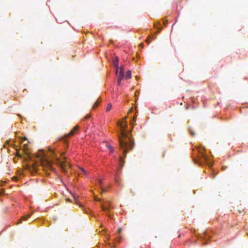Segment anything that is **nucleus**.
<instances>
[{
	"label": "nucleus",
	"instance_id": "obj_12",
	"mask_svg": "<svg viewBox=\"0 0 248 248\" xmlns=\"http://www.w3.org/2000/svg\"><path fill=\"white\" fill-rule=\"evenodd\" d=\"M131 73L130 71H127L125 74V78L129 79L131 78Z\"/></svg>",
	"mask_w": 248,
	"mask_h": 248
},
{
	"label": "nucleus",
	"instance_id": "obj_3",
	"mask_svg": "<svg viewBox=\"0 0 248 248\" xmlns=\"http://www.w3.org/2000/svg\"><path fill=\"white\" fill-rule=\"evenodd\" d=\"M62 158H59L57 157L55 158V161L56 163L61 168L63 172H66L68 169L70 168V165L68 162L66 158L63 156V154L61 155Z\"/></svg>",
	"mask_w": 248,
	"mask_h": 248
},
{
	"label": "nucleus",
	"instance_id": "obj_18",
	"mask_svg": "<svg viewBox=\"0 0 248 248\" xmlns=\"http://www.w3.org/2000/svg\"><path fill=\"white\" fill-rule=\"evenodd\" d=\"M95 201H100V199H99V198H97V197H95Z\"/></svg>",
	"mask_w": 248,
	"mask_h": 248
},
{
	"label": "nucleus",
	"instance_id": "obj_11",
	"mask_svg": "<svg viewBox=\"0 0 248 248\" xmlns=\"http://www.w3.org/2000/svg\"><path fill=\"white\" fill-rule=\"evenodd\" d=\"M78 174L81 175L82 177H83L84 176H86V172L83 169L80 168V172H78Z\"/></svg>",
	"mask_w": 248,
	"mask_h": 248
},
{
	"label": "nucleus",
	"instance_id": "obj_13",
	"mask_svg": "<svg viewBox=\"0 0 248 248\" xmlns=\"http://www.w3.org/2000/svg\"><path fill=\"white\" fill-rule=\"evenodd\" d=\"M111 108H112L111 104H108V105L107 107V108H106L107 111H109L111 109Z\"/></svg>",
	"mask_w": 248,
	"mask_h": 248
},
{
	"label": "nucleus",
	"instance_id": "obj_1",
	"mask_svg": "<svg viewBox=\"0 0 248 248\" xmlns=\"http://www.w3.org/2000/svg\"><path fill=\"white\" fill-rule=\"evenodd\" d=\"M54 155V153L52 151L49 152H45L44 150H39L38 153L35 155L34 156L32 154V162L33 158L35 157L37 159L35 161L36 165H40L44 170H50L54 171V169L52 166V161L49 159V155ZM36 171L35 166L34 163L32 162V173Z\"/></svg>",
	"mask_w": 248,
	"mask_h": 248
},
{
	"label": "nucleus",
	"instance_id": "obj_16",
	"mask_svg": "<svg viewBox=\"0 0 248 248\" xmlns=\"http://www.w3.org/2000/svg\"><path fill=\"white\" fill-rule=\"evenodd\" d=\"M98 105V103L97 102H96L94 104V105H93V108H95V107H96Z\"/></svg>",
	"mask_w": 248,
	"mask_h": 248
},
{
	"label": "nucleus",
	"instance_id": "obj_9",
	"mask_svg": "<svg viewBox=\"0 0 248 248\" xmlns=\"http://www.w3.org/2000/svg\"><path fill=\"white\" fill-rule=\"evenodd\" d=\"M102 180L101 179H99L97 180V185L98 186H99V187L100 188V190H101L100 193H101V194H102L103 192H105V189L103 188L102 187Z\"/></svg>",
	"mask_w": 248,
	"mask_h": 248
},
{
	"label": "nucleus",
	"instance_id": "obj_22",
	"mask_svg": "<svg viewBox=\"0 0 248 248\" xmlns=\"http://www.w3.org/2000/svg\"><path fill=\"white\" fill-rule=\"evenodd\" d=\"M190 133L193 136L194 135V133H193L192 131H190Z\"/></svg>",
	"mask_w": 248,
	"mask_h": 248
},
{
	"label": "nucleus",
	"instance_id": "obj_14",
	"mask_svg": "<svg viewBox=\"0 0 248 248\" xmlns=\"http://www.w3.org/2000/svg\"><path fill=\"white\" fill-rule=\"evenodd\" d=\"M136 116H134L133 118L132 121L130 122V124L131 125H133L134 124V122L136 121Z\"/></svg>",
	"mask_w": 248,
	"mask_h": 248
},
{
	"label": "nucleus",
	"instance_id": "obj_5",
	"mask_svg": "<svg viewBox=\"0 0 248 248\" xmlns=\"http://www.w3.org/2000/svg\"><path fill=\"white\" fill-rule=\"evenodd\" d=\"M101 208L102 210L104 212H106L109 217H110V215L109 214L110 205H109V202H107L105 204H103L101 205Z\"/></svg>",
	"mask_w": 248,
	"mask_h": 248
},
{
	"label": "nucleus",
	"instance_id": "obj_8",
	"mask_svg": "<svg viewBox=\"0 0 248 248\" xmlns=\"http://www.w3.org/2000/svg\"><path fill=\"white\" fill-rule=\"evenodd\" d=\"M113 65L116 68V73L118 74V69H119V65H118V59L117 58H115L113 60Z\"/></svg>",
	"mask_w": 248,
	"mask_h": 248
},
{
	"label": "nucleus",
	"instance_id": "obj_4",
	"mask_svg": "<svg viewBox=\"0 0 248 248\" xmlns=\"http://www.w3.org/2000/svg\"><path fill=\"white\" fill-rule=\"evenodd\" d=\"M23 146H22V150L25 154L26 157H25V159L27 160L28 159H30L31 157L30 156V149L28 145L26 144V140L23 141Z\"/></svg>",
	"mask_w": 248,
	"mask_h": 248
},
{
	"label": "nucleus",
	"instance_id": "obj_20",
	"mask_svg": "<svg viewBox=\"0 0 248 248\" xmlns=\"http://www.w3.org/2000/svg\"><path fill=\"white\" fill-rule=\"evenodd\" d=\"M122 231V229L121 228H119V230H118V233H121Z\"/></svg>",
	"mask_w": 248,
	"mask_h": 248
},
{
	"label": "nucleus",
	"instance_id": "obj_2",
	"mask_svg": "<svg viewBox=\"0 0 248 248\" xmlns=\"http://www.w3.org/2000/svg\"><path fill=\"white\" fill-rule=\"evenodd\" d=\"M126 118L123 122H118V124L120 127L121 136L119 138L120 146L124 157H126V153L128 150H131L134 145V142L129 133L125 131L126 128L123 124V122H125Z\"/></svg>",
	"mask_w": 248,
	"mask_h": 248
},
{
	"label": "nucleus",
	"instance_id": "obj_21",
	"mask_svg": "<svg viewBox=\"0 0 248 248\" xmlns=\"http://www.w3.org/2000/svg\"><path fill=\"white\" fill-rule=\"evenodd\" d=\"M146 42H147V43H148V44H149V42H150V40H149V39H147V40H146Z\"/></svg>",
	"mask_w": 248,
	"mask_h": 248
},
{
	"label": "nucleus",
	"instance_id": "obj_19",
	"mask_svg": "<svg viewBox=\"0 0 248 248\" xmlns=\"http://www.w3.org/2000/svg\"><path fill=\"white\" fill-rule=\"evenodd\" d=\"M203 158L205 161H207V158L205 155H203Z\"/></svg>",
	"mask_w": 248,
	"mask_h": 248
},
{
	"label": "nucleus",
	"instance_id": "obj_17",
	"mask_svg": "<svg viewBox=\"0 0 248 248\" xmlns=\"http://www.w3.org/2000/svg\"><path fill=\"white\" fill-rule=\"evenodd\" d=\"M90 115H88L86 116L85 117V119H87L90 118Z\"/></svg>",
	"mask_w": 248,
	"mask_h": 248
},
{
	"label": "nucleus",
	"instance_id": "obj_10",
	"mask_svg": "<svg viewBox=\"0 0 248 248\" xmlns=\"http://www.w3.org/2000/svg\"><path fill=\"white\" fill-rule=\"evenodd\" d=\"M79 129V127L78 126H76L73 128L72 130L68 134V136H71L75 134L76 131H77Z\"/></svg>",
	"mask_w": 248,
	"mask_h": 248
},
{
	"label": "nucleus",
	"instance_id": "obj_23",
	"mask_svg": "<svg viewBox=\"0 0 248 248\" xmlns=\"http://www.w3.org/2000/svg\"><path fill=\"white\" fill-rule=\"evenodd\" d=\"M152 40H154V38L153 36H152Z\"/></svg>",
	"mask_w": 248,
	"mask_h": 248
},
{
	"label": "nucleus",
	"instance_id": "obj_15",
	"mask_svg": "<svg viewBox=\"0 0 248 248\" xmlns=\"http://www.w3.org/2000/svg\"><path fill=\"white\" fill-rule=\"evenodd\" d=\"M107 146L108 148V149L110 150V151L111 152H112L113 150H112V148L111 146L109 145H107Z\"/></svg>",
	"mask_w": 248,
	"mask_h": 248
},
{
	"label": "nucleus",
	"instance_id": "obj_7",
	"mask_svg": "<svg viewBox=\"0 0 248 248\" xmlns=\"http://www.w3.org/2000/svg\"><path fill=\"white\" fill-rule=\"evenodd\" d=\"M120 166L119 167V169L117 170V172L115 175V180L116 183H118V179L117 177L118 175V173L120 172L121 170L123 167L124 164V161L123 160L122 157L120 158Z\"/></svg>",
	"mask_w": 248,
	"mask_h": 248
},
{
	"label": "nucleus",
	"instance_id": "obj_6",
	"mask_svg": "<svg viewBox=\"0 0 248 248\" xmlns=\"http://www.w3.org/2000/svg\"><path fill=\"white\" fill-rule=\"evenodd\" d=\"M124 77V69L122 67H121L118 76V85L119 86H121V81L123 79Z\"/></svg>",
	"mask_w": 248,
	"mask_h": 248
}]
</instances>
